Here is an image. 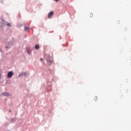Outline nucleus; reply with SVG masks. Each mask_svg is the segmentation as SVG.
Returning a JSON list of instances; mask_svg holds the SVG:
<instances>
[{
	"label": "nucleus",
	"mask_w": 131,
	"mask_h": 131,
	"mask_svg": "<svg viewBox=\"0 0 131 131\" xmlns=\"http://www.w3.org/2000/svg\"><path fill=\"white\" fill-rule=\"evenodd\" d=\"M13 75H14V73H13V72H9L7 75V77L8 78H12Z\"/></svg>",
	"instance_id": "obj_1"
},
{
	"label": "nucleus",
	"mask_w": 131,
	"mask_h": 131,
	"mask_svg": "<svg viewBox=\"0 0 131 131\" xmlns=\"http://www.w3.org/2000/svg\"><path fill=\"white\" fill-rule=\"evenodd\" d=\"M2 23L4 25H7V26H9L10 27H11V24L7 23V21H6L5 20H2Z\"/></svg>",
	"instance_id": "obj_2"
},
{
	"label": "nucleus",
	"mask_w": 131,
	"mask_h": 131,
	"mask_svg": "<svg viewBox=\"0 0 131 131\" xmlns=\"http://www.w3.org/2000/svg\"><path fill=\"white\" fill-rule=\"evenodd\" d=\"M53 15H54V11L50 12L48 14L49 19H51V18H52V17H53Z\"/></svg>",
	"instance_id": "obj_3"
},
{
	"label": "nucleus",
	"mask_w": 131,
	"mask_h": 131,
	"mask_svg": "<svg viewBox=\"0 0 131 131\" xmlns=\"http://www.w3.org/2000/svg\"><path fill=\"white\" fill-rule=\"evenodd\" d=\"M12 41L8 42V45L6 46V49H10V48L12 47Z\"/></svg>",
	"instance_id": "obj_4"
},
{
	"label": "nucleus",
	"mask_w": 131,
	"mask_h": 131,
	"mask_svg": "<svg viewBox=\"0 0 131 131\" xmlns=\"http://www.w3.org/2000/svg\"><path fill=\"white\" fill-rule=\"evenodd\" d=\"M22 75H24V76H26V75H27V73H22L20 74L19 75V77H21Z\"/></svg>",
	"instance_id": "obj_5"
},
{
	"label": "nucleus",
	"mask_w": 131,
	"mask_h": 131,
	"mask_svg": "<svg viewBox=\"0 0 131 131\" xmlns=\"http://www.w3.org/2000/svg\"><path fill=\"white\" fill-rule=\"evenodd\" d=\"M2 95H3L4 96H6V97H8V96H10V94L7 92H4L2 93Z\"/></svg>",
	"instance_id": "obj_6"
},
{
	"label": "nucleus",
	"mask_w": 131,
	"mask_h": 131,
	"mask_svg": "<svg viewBox=\"0 0 131 131\" xmlns=\"http://www.w3.org/2000/svg\"><path fill=\"white\" fill-rule=\"evenodd\" d=\"M24 30L25 31H29L30 30V28L29 27H25Z\"/></svg>",
	"instance_id": "obj_7"
},
{
	"label": "nucleus",
	"mask_w": 131,
	"mask_h": 131,
	"mask_svg": "<svg viewBox=\"0 0 131 131\" xmlns=\"http://www.w3.org/2000/svg\"><path fill=\"white\" fill-rule=\"evenodd\" d=\"M27 52H28V54H30L31 53V51L30 50V48H27Z\"/></svg>",
	"instance_id": "obj_8"
},
{
	"label": "nucleus",
	"mask_w": 131,
	"mask_h": 131,
	"mask_svg": "<svg viewBox=\"0 0 131 131\" xmlns=\"http://www.w3.org/2000/svg\"><path fill=\"white\" fill-rule=\"evenodd\" d=\"M35 49L36 50H38V49H39V45H36L35 46Z\"/></svg>",
	"instance_id": "obj_9"
},
{
	"label": "nucleus",
	"mask_w": 131,
	"mask_h": 131,
	"mask_svg": "<svg viewBox=\"0 0 131 131\" xmlns=\"http://www.w3.org/2000/svg\"><path fill=\"white\" fill-rule=\"evenodd\" d=\"M47 62H48V63L49 65H51V64H52V60H49L47 59Z\"/></svg>",
	"instance_id": "obj_10"
},
{
	"label": "nucleus",
	"mask_w": 131,
	"mask_h": 131,
	"mask_svg": "<svg viewBox=\"0 0 131 131\" xmlns=\"http://www.w3.org/2000/svg\"><path fill=\"white\" fill-rule=\"evenodd\" d=\"M94 100H95V101H97L98 100V97H95Z\"/></svg>",
	"instance_id": "obj_11"
},
{
	"label": "nucleus",
	"mask_w": 131,
	"mask_h": 131,
	"mask_svg": "<svg viewBox=\"0 0 131 131\" xmlns=\"http://www.w3.org/2000/svg\"><path fill=\"white\" fill-rule=\"evenodd\" d=\"M91 17H93V13H90Z\"/></svg>",
	"instance_id": "obj_12"
},
{
	"label": "nucleus",
	"mask_w": 131,
	"mask_h": 131,
	"mask_svg": "<svg viewBox=\"0 0 131 131\" xmlns=\"http://www.w3.org/2000/svg\"><path fill=\"white\" fill-rule=\"evenodd\" d=\"M54 1H55V2H59V0H54Z\"/></svg>",
	"instance_id": "obj_13"
},
{
	"label": "nucleus",
	"mask_w": 131,
	"mask_h": 131,
	"mask_svg": "<svg viewBox=\"0 0 131 131\" xmlns=\"http://www.w3.org/2000/svg\"><path fill=\"white\" fill-rule=\"evenodd\" d=\"M0 78H2V74H0Z\"/></svg>",
	"instance_id": "obj_14"
},
{
	"label": "nucleus",
	"mask_w": 131,
	"mask_h": 131,
	"mask_svg": "<svg viewBox=\"0 0 131 131\" xmlns=\"http://www.w3.org/2000/svg\"><path fill=\"white\" fill-rule=\"evenodd\" d=\"M40 60H41V61H42V58H40Z\"/></svg>",
	"instance_id": "obj_15"
},
{
	"label": "nucleus",
	"mask_w": 131,
	"mask_h": 131,
	"mask_svg": "<svg viewBox=\"0 0 131 131\" xmlns=\"http://www.w3.org/2000/svg\"><path fill=\"white\" fill-rule=\"evenodd\" d=\"M9 112H11V110H9Z\"/></svg>",
	"instance_id": "obj_16"
}]
</instances>
